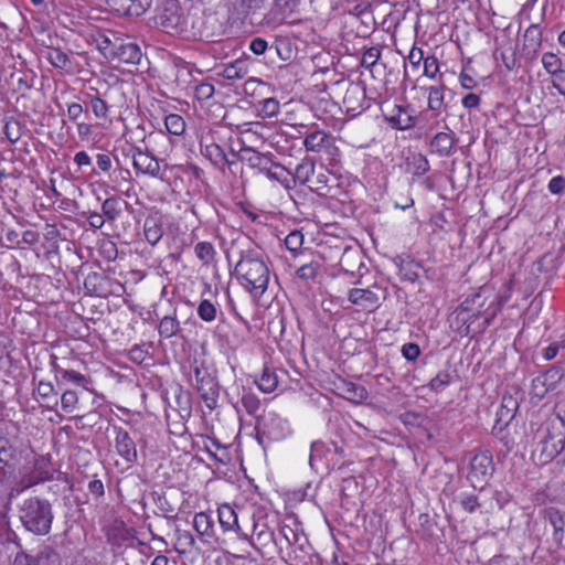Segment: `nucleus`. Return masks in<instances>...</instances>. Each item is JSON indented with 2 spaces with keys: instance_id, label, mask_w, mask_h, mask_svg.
I'll use <instances>...</instances> for the list:
<instances>
[{
  "instance_id": "obj_1",
  "label": "nucleus",
  "mask_w": 565,
  "mask_h": 565,
  "mask_svg": "<svg viewBox=\"0 0 565 565\" xmlns=\"http://www.w3.org/2000/svg\"><path fill=\"white\" fill-rule=\"evenodd\" d=\"M513 294L512 279L495 290L492 285H482L465 297L451 313V326L460 337L481 333L491 326Z\"/></svg>"
},
{
  "instance_id": "obj_2",
  "label": "nucleus",
  "mask_w": 565,
  "mask_h": 565,
  "mask_svg": "<svg viewBox=\"0 0 565 565\" xmlns=\"http://www.w3.org/2000/svg\"><path fill=\"white\" fill-rule=\"evenodd\" d=\"M234 275L246 291L255 298H260L267 290L270 279L264 253L256 248L243 250L235 265Z\"/></svg>"
},
{
  "instance_id": "obj_3",
  "label": "nucleus",
  "mask_w": 565,
  "mask_h": 565,
  "mask_svg": "<svg viewBox=\"0 0 565 565\" xmlns=\"http://www.w3.org/2000/svg\"><path fill=\"white\" fill-rule=\"evenodd\" d=\"M532 440L535 444L532 457L540 465L550 463L565 448V428L555 419H547L539 425Z\"/></svg>"
},
{
  "instance_id": "obj_4",
  "label": "nucleus",
  "mask_w": 565,
  "mask_h": 565,
  "mask_svg": "<svg viewBox=\"0 0 565 565\" xmlns=\"http://www.w3.org/2000/svg\"><path fill=\"white\" fill-rule=\"evenodd\" d=\"M20 520L28 531L36 535L47 534L53 522L51 503L38 497L25 499L20 508Z\"/></svg>"
},
{
  "instance_id": "obj_5",
  "label": "nucleus",
  "mask_w": 565,
  "mask_h": 565,
  "mask_svg": "<svg viewBox=\"0 0 565 565\" xmlns=\"http://www.w3.org/2000/svg\"><path fill=\"white\" fill-rule=\"evenodd\" d=\"M192 371L193 386L205 408L211 413L218 406L220 385L217 379L204 362L198 363V361H194Z\"/></svg>"
},
{
  "instance_id": "obj_6",
  "label": "nucleus",
  "mask_w": 565,
  "mask_h": 565,
  "mask_svg": "<svg viewBox=\"0 0 565 565\" xmlns=\"http://www.w3.org/2000/svg\"><path fill=\"white\" fill-rule=\"evenodd\" d=\"M307 152L318 153L326 157L328 166L335 167L341 161V150L335 143V138L318 127L308 131L302 140Z\"/></svg>"
},
{
  "instance_id": "obj_7",
  "label": "nucleus",
  "mask_w": 565,
  "mask_h": 565,
  "mask_svg": "<svg viewBox=\"0 0 565 565\" xmlns=\"http://www.w3.org/2000/svg\"><path fill=\"white\" fill-rule=\"evenodd\" d=\"M166 130H159L156 134H150L149 139L154 141L159 147L153 148L152 151L159 154L169 156L172 151V137H181L185 132L186 122L179 114H168L164 116Z\"/></svg>"
},
{
  "instance_id": "obj_8",
  "label": "nucleus",
  "mask_w": 565,
  "mask_h": 565,
  "mask_svg": "<svg viewBox=\"0 0 565 565\" xmlns=\"http://www.w3.org/2000/svg\"><path fill=\"white\" fill-rule=\"evenodd\" d=\"M157 23L171 35H183L188 31V15L177 0H168L157 15Z\"/></svg>"
},
{
  "instance_id": "obj_9",
  "label": "nucleus",
  "mask_w": 565,
  "mask_h": 565,
  "mask_svg": "<svg viewBox=\"0 0 565 565\" xmlns=\"http://www.w3.org/2000/svg\"><path fill=\"white\" fill-rule=\"evenodd\" d=\"M201 153L206 158L215 168L224 171L227 167L236 166L239 160V153L236 152L231 145H216L212 143L211 139L199 140Z\"/></svg>"
},
{
  "instance_id": "obj_10",
  "label": "nucleus",
  "mask_w": 565,
  "mask_h": 565,
  "mask_svg": "<svg viewBox=\"0 0 565 565\" xmlns=\"http://www.w3.org/2000/svg\"><path fill=\"white\" fill-rule=\"evenodd\" d=\"M113 446L124 463V469L132 468L138 461V450L135 437L125 427L113 425Z\"/></svg>"
},
{
  "instance_id": "obj_11",
  "label": "nucleus",
  "mask_w": 565,
  "mask_h": 565,
  "mask_svg": "<svg viewBox=\"0 0 565 565\" xmlns=\"http://www.w3.org/2000/svg\"><path fill=\"white\" fill-rule=\"evenodd\" d=\"M288 431L287 420L276 413H269L263 419L257 420L255 426L256 439L260 445L265 441H280L287 437Z\"/></svg>"
},
{
  "instance_id": "obj_12",
  "label": "nucleus",
  "mask_w": 565,
  "mask_h": 565,
  "mask_svg": "<svg viewBox=\"0 0 565 565\" xmlns=\"http://www.w3.org/2000/svg\"><path fill=\"white\" fill-rule=\"evenodd\" d=\"M130 156L136 175L142 174L167 181L164 178L166 169L161 170L160 160L147 147L132 146Z\"/></svg>"
},
{
  "instance_id": "obj_13",
  "label": "nucleus",
  "mask_w": 565,
  "mask_h": 565,
  "mask_svg": "<svg viewBox=\"0 0 565 565\" xmlns=\"http://www.w3.org/2000/svg\"><path fill=\"white\" fill-rule=\"evenodd\" d=\"M54 473L55 469L52 466L51 455H40L34 459L33 471L23 476L11 491H15L17 494H20L22 491L31 488L32 486L53 480Z\"/></svg>"
},
{
  "instance_id": "obj_14",
  "label": "nucleus",
  "mask_w": 565,
  "mask_h": 565,
  "mask_svg": "<svg viewBox=\"0 0 565 565\" xmlns=\"http://www.w3.org/2000/svg\"><path fill=\"white\" fill-rule=\"evenodd\" d=\"M494 471L493 458L490 451H479L470 460L468 480L475 489H482Z\"/></svg>"
},
{
  "instance_id": "obj_15",
  "label": "nucleus",
  "mask_w": 565,
  "mask_h": 565,
  "mask_svg": "<svg viewBox=\"0 0 565 565\" xmlns=\"http://www.w3.org/2000/svg\"><path fill=\"white\" fill-rule=\"evenodd\" d=\"M381 287L374 284L370 287H353L348 291V300L359 310L373 313L381 307V297L377 294Z\"/></svg>"
},
{
  "instance_id": "obj_16",
  "label": "nucleus",
  "mask_w": 565,
  "mask_h": 565,
  "mask_svg": "<svg viewBox=\"0 0 565 565\" xmlns=\"http://www.w3.org/2000/svg\"><path fill=\"white\" fill-rule=\"evenodd\" d=\"M85 103L92 111L97 125H106L111 122V104L107 98V92L100 93L97 88L90 87L85 93Z\"/></svg>"
},
{
  "instance_id": "obj_17",
  "label": "nucleus",
  "mask_w": 565,
  "mask_h": 565,
  "mask_svg": "<svg viewBox=\"0 0 565 565\" xmlns=\"http://www.w3.org/2000/svg\"><path fill=\"white\" fill-rule=\"evenodd\" d=\"M192 526L198 535L199 542L207 547H215L218 543L214 519L210 512H196L193 515Z\"/></svg>"
},
{
  "instance_id": "obj_18",
  "label": "nucleus",
  "mask_w": 565,
  "mask_h": 565,
  "mask_svg": "<svg viewBox=\"0 0 565 565\" xmlns=\"http://www.w3.org/2000/svg\"><path fill=\"white\" fill-rule=\"evenodd\" d=\"M217 520L223 533L234 532L239 540L252 543L249 532L242 527L238 515L230 503H222L217 507Z\"/></svg>"
},
{
  "instance_id": "obj_19",
  "label": "nucleus",
  "mask_w": 565,
  "mask_h": 565,
  "mask_svg": "<svg viewBox=\"0 0 565 565\" xmlns=\"http://www.w3.org/2000/svg\"><path fill=\"white\" fill-rule=\"evenodd\" d=\"M564 374L559 367H551L532 380L530 394L542 399L548 392L556 388Z\"/></svg>"
},
{
  "instance_id": "obj_20",
  "label": "nucleus",
  "mask_w": 565,
  "mask_h": 565,
  "mask_svg": "<svg viewBox=\"0 0 565 565\" xmlns=\"http://www.w3.org/2000/svg\"><path fill=\"white\" fill-rule=\"evenodd\" d=\"M50 365L51 371L54 373L57 382L63 384H72L84 391H90L89 386L93 383L92 379L74 369L62 366L58 364L57 358L55 355L52 356Z\"/></svg>"
},
{
  "instance_id": "obj_21",
  "label": "nucleus",
  "mask_w": 565,
  "mask_h": 565,
  "mask_svg": "<svg viewBox=\"0 0 565 565\" xmlns=\"http://www.w3.org/2000/svg\"><path fill=\"white\" fill-rule=\"evenodd\" d=\"M343 105L351 116H356L370 108L371 103L366 98V89L362 83H351L345 90Z\"/></svg>"
},
{
  "instance_id": "obj_22",
  "label": "nucleus",
  "mask_w": 565,
  "mask_h": 565,
  "mask_svg": "<svg viewBox=\"0 0 565 565\" xmlns=\"http://www.w3.org/2000/svg\"><path fill=\"white\" fill-rule=\"evenodd\" d=\"M335 185H338V179L326 164L321 163L318 169H315L311 182L309 184L311 192H315L320 196H333L334 194L331 192Z\"/></svg>"
},
{
  "instance_id": "obj_23",
  "label": "nucleus",
  "mask_w": 565,
  "mask_h": 565,
  "mask_svg": "<svg viewBox=\"0 0 565 565\" xmlns=\"http://www.w3.org/2000/svg\"><path fill=\"white\" fill-rule=\"evenodd\" d=\"M164 234V216L158 211H151L145 218L142 226V235L146 242L156 246Z\"/></svg>"
},
{
  "instance_id": "obj_24",
  "label": "nucleus",
  "mask_w": 565,
  "mask_h": 565,
  "mask_svg": "<svg viewBox=\"0 0 565 565\" xmlns=\"http://www.w3.org/2000/svg\"><path fill=\"white\" fill-rule=\"evenodd\" d=\"M249 535L252 539V543L249 544L257 551L268 546L275 540V533L268 525L267 516L262 515H253L252 533H249Z\"/></svg>"
},
{
  "instance_id": "obj_25",
  "label": "nucleus",
  "mask_w": 565,
  "mask_h": 565,
  "mask_svg": "<svg viewBox=\"0 0 565 565\" xmlns=\"http://www.w3.org/2000/svg\"><path fill=\"white\" fill-rule=\"evenodd\" d=\"M173 550L179 556L195 558L201 554L194 535L188 531L177 527L174 531Z\"/></svg>"
},
{
  "instance_id": "obj_26",
  "label": "nucleus",
  "mask_w": 565,
  "mask_h": 565,
  "mask_svg": "<svg viewBox=\"0 0 565 565\" xmlns=\"http://www.w3.org/2000/svg\"><path fill=\"white\" fill-rule=\"evenodd\" d=\"M17 460L18 449L9 438L0 436V483L13 472Z\"/></svg>"
},
{
  "instance_id": "obj_27",
  "label": "nucleus",
  "mask_w": 565,
  "mask_h": 565,
  "mask_svg": "<svg viewBox=\"0 0 565 565\" xmlns=\"http://www.w3.org/2000/svg\"><path fill=\"white\" fill-rule=\"evenodd\" d=\"M33 396L43 409L56 411L58 394L52 382L40 380L34 387Z\"/></svg>"
},
{
  "instance_id": "obj_28",
  "label": "nucleus",
  "mask_w": 565,
  "mask_h": 565,
  "mask_svg": "<svg viewBox=\"0 0 565 565\" xmlns=\"http://www.w3.org/2000/svg\"><path fill=\"white\" fill-rule=\"evenodd\" d=\"M384 119L396 130H408L416 125V117L411 115L407 107L401 105H394L390 113L384 114Z\"/></svg>"
},
{
  "instance_id": "obj_29",
  "label": "nucleus",
  "mask_w": 565,
  "mask_h": 565,
  "mask_svg": "<svg viewBox=\"0 0 565 565\" xmlns=\"http://www.w3.org/2000/svg\"><path fill=\"white\" fill-rule=\"evenodd\" d=\"M142 57V53L140 46L134 42H125L119 39L115 50L114 57H110L109 61L137 65L140 63Z\"/></svg>"
},
{
  "instance_id": "obj_30",
  "label": "nucleus",
  "mask_w": 565,
  "mask_h": 565,
  "mask_svg": "<svg viewBox=\"0 0 565 565\" xmlns=\"http://www.w3.org/2000/svg\"><path fill=\"white\" fill-rule=\"evenodd\" d=\"M84 288L90 296L107 298L111 294V280L97 271L89 273L84 279Z\"/></svg>"
},
{
  "instance_id": "obj_31",
  "label": "nucleus",
  "mask_w": 565,
  "mask_h": 565,
  "mask_svg": "<svg viewBox=\"0 0 565 565\" xmlns=\"http://www.w3.org/2000/svg\"><path fill=\"white\" fill-rule=\"evenodd\" d=\"M201 441L204 450L215 461L222 465H228L232 461L230 447L227 445L222 444L216 437L202 435Z\"/></svg>"
},
{
  "instance_id": "obj_32",
  "label": "nucleus",
  "mask_w": 565,
  "mask_h": 565,
  "mask_svg": "<svg viewBox=\"0 0 565 565\" xmlns=\"http://www.w3.org/2000/svg\"><path fill=\"white\" fill-rule=\"evenodd\" d=\"M89 38L90 43L96 46V49L105 58L109 60L110 57H114V50L119 41V38H116L113 32L94 30L89 34Z\"/></svg>"
},
{
  "instance_id": "obj_33",
  "label": "nucleus",
  "mask_w": 565,
  "mask_h": 565,
  "mask_svg": "<svg viewBox=\"0 0 565 565\" xmlns=\"http://www.w3.org/2000/svg\"><path fill=\"white\" fill-rule=\"evenodd\" d=\"M543 41V31L537 23L529 25L523 34L522 50L529 56H534L540 51Z\"/></svg>"
},
{
  "instance_id": "obj_34",
  "label": "nucleus",
  "mask_w": 565,
  "mask_h": 565,
  "mask_svg": "<svg viewBox=\"0 0 565 565\" xmlns=\"http://www.w3.org/2000/svg\"><path fill=\"white\" fill-rule=\"evenodd\" d=\"M193 99L201 108L207 106L210 100L214 97L215 86L213 78H205L202 81L192 82Z\"/></svg>"
},
{
  "instance_id": "obj_35",
  "label": "nucleus",
  "mask_w": 565,
  "mask_h": 565,
  "mask_svg": "<svg viewBox=\"0 0 565 565\" xmlns=\"http://www.w3.org/2000/svg\"><path fill=\"white\" fill-rule=\"evenodd\" d=\"M519 409V403L511 394H504L501 398L500 406L497 409L495 425L505 427L515 417Z\"/></svg>"
},
{
  "instance_id": "obj_36",
  "label": "nucleus",
  "mask_w": 565,
  "mask_h": 565,
  "mask_svg": "<svg viewBox=\"0 0 565 565\" xmlns=\"http://www.w3.org/2000/svg\"><path fill=\"white\" fill-rule=\"evenodd\" d=\"M279 379L276 370L267 363L264 364L260 375L254 379V384L265 394H270L276 391Z\"/></svg>"
},
{
  "instance_id": "obj_37",
  "label": "nucleus",
  "mask_w": 565,
  "mask_h": 565,
  "mask_svg": "<svg viewBox=\"0 0 565 565\" xmlns=\"http://www.w3.org/2000/svg\"><path fill=\"white\" fill-rule=\"evenodd\" d=\"M420 89L427 94V108L439 115L445 107V85L424 86Z\"/></svg>"
},
{
  "instance_id": "obj_38",
  "label": "nucleus",
  "mask_w": 565,
  "mask_h": 565,
  "mask_svg": "<svg viewBox=\"0 0 565 565\" xmlns=\"http://www.w3.org/2000/svg\"><path fill=\"white\" fill-rule=\"evenodd\" d=\"M338 390H340L339 394L343 398L353 403H362L367 398V391L365 387L350 381L341 379Z\"/></svg>"
},
{
  "instance_id": "obj_39",
  "label": "nucleus",
  "mask_w": 565,
  "mask_h": 565,
  "mask_svg": "<svg viewBox=\"0 0 565 565\" xmlns=\"http://www.w3.org/2000/svg\"><path fill=\"white\" fill-rule=\"evenodd\" d=\"M158 334L161 339L168 340L181 331V324L177 316V309L171 315L163 316L157 327Z\"/></svg>"
},
{
  "instance_id": "obj_40",
  "label": "nucleus",
  "mask_w": 565,
  "mask_h": 565,
  "mask_svg": "<svg viewBox=\"0 0 565 565\" xmlns=\"http://www.w3.org/2000/svg\"><path fill=\"white\" fill-rule=\"evenodd\" d=\"M193 252L203 267H210L216 263L217 252L212 242H198L193 247Z\"/></svg>"
},
{
  "instance_id": "obj_41",
  "label": "nucleus",
  "mask_w": 565,
  "mask_h": 565,
  "mask_svg": "<svg viewBox=\"0 0 565 565\" xmlns=\"http://www.w3.org/2000/svg\"><path fill=\"white\" fill-rule=\"evenodd\" d=\"M129 203L119 196H109L102 203V212L108 222H116Z\"/></svg>"
},
{
  "instance_id": "obj_42",
  "label": "nucleus",
  "mask_w": 565,
  "mask_h": 565,
  "mask_svg": "<svg viewBox=\"0 0 565 565\" xmlns=\"http://www.w3.org/2000/svg\"><path fill=\"white\" fill-rule=\"evenodd\" d=\"M315 169L316 163L312 159H302L301 162L297 164L295 172H291V175L295 179V188L297 185H307L309 188Z\"/></svg>"
},
{
  "instance_id": "obj_43",
  "label": "nucleus",
  "mask_w": 565,
  "mask_h": 565,
  "mask_svg": "<svg viewBox=\"0 0 565 565\" xmlns=\"http://www.w3.org/2000/svg\"><path fill=\"white\" fill-rule=\"evenodd\" d=\"M454 146L455 138L451 132L439 131L433 137L430 141L431 150L440 157L449 156Z\"/></svg>"
},
{
  "instance_id": "obj_44",
  "label": "nucleus",
  "mask_w": 565,
  "mask_h": 565,
  "mask_svg": "<svg viewBox=\"0 0 565 565\" xmlns=\"http://www.w3.org/2000/svg\"><path fill=\"white\" fill-rule=\"evenodd\" d=\"M401 422L405 427H407L409 430L412 428H420L423 429L427 440L431 439V434L426 428V424L428 422L427 416L416 413V412H405L401 415Z\"/></svg>"
},
{
  "instance_id": "obj_45",
  "label": "nucleus",
  "mask_w": 565,
  "mask_h": 565,
  "mask_svg": "<svg viewBox=\"0 0 565 565\" xmlns=\"http://www.w3.org/2000/svg\"><path fill=\"white\" fill-rule=\"evenodd\" d=\"M362 265V258L356 249L344 248L339 260V266L344 273L353 274L355 268H360Z\"/></svg>"
},
{
  "instance_id": "obj_46",
  "label": "nucleus",
  "mask_w": 565,
  "mask_h": 565,
  "mask_svg": "<svg viewBox=\"0 0 565 565\" xmlns=\"http://www.w3.org/2000/svg\"><path fill=\"white\" fill-rule=\"evenodd\" d=\"M406 169L414 177H422L430 170V164L423 153H413L406 160Z\"/></svg>"
},
{
  "instance_id": "obj_47",
  "label": "nucleus",
  "mask_w": 565,
  "mask_h": 565,
  "mask_svg": "<svg viewBox=\"0 0 565 565\" xmlns=\"http://www.w3.org/2000/svg\"><path fill=\"white\" fill-rule=\"evenodd\" d=\"M205 138L211 139L212 143L222 146V143L230 145L228 141L231 140L232 135L224 128L209 127L201 130L199 140H203Z\"/></svg>"
},
{
  "instance_id": "obj_48",
  "label": "nucleus",
  "mask_w": 565,
  "mask_h": 565,
  "mask_svg": "<svg viewBox=\"0 0 565 565\" xmlns=\"http://www.w3.org/2000/svg\"><path fill=\"white\" fill-rule=\"evenodd\" d=\"M544 515H545V519L548 521V523L553 526L554 539L561 540L563 537L564 526H565L564 515L561 513L559 510H557L556 508H553V507L547 508L544 511Z\"/></svg>"
},
{
  "instance_id": "obj_49",
  "label": "nucleus",
  "mask_w": 565,
  "mask_h": 565,
  "mask_svg": "<svg viewBox=\"0 0 565 565\" xmlns=\"http://www.w3.org/2000/svg\"><path fill=\"white\" fill-rule=\"evenodd\" d=\"M271 157V153L266 154L253 149H244L242 160H244L249 168L259 171Z\"/></svg>"
},
{
  "instance_id": "obj_50",
  "label": "nucleus",
  "mask_w": 565,
  "mask_h": 565,
  "mask_svg": "<svg viewBox=\"0 0 565 565\" xmlns=\"http://www.w3.org/2000/svg\"><path fill=\"white\" fill-rule=\"evenodd\" d=\"M321 273V262L312 259L309 263L302 264L296 270V277L303 281H315Z\"/></svg>"
},
{
  "instance_id": "obj_51",
  "label": "nucleus",
  "mask_w": 565,
  "mask_h": 565,
  "mask_svg": "<svg viewBox=\"0 0 565 565\" xmlns=\"http://www.w3.org/2000/svg\"><path fill=\"white\" fill-rule=\"evenodd\" d=\"M241 403L248 415L255 417L258 416V413L262 408V402L257 394H255L250 390H243Z\"/></svg>"
},
{
  "instance_id": "obj_52",
  "label": "nucleus",
  "mask_w": 565,
  "mask_h": 565,
  "mask_svg": "<svg viewBox=\"0 0 565 565\" xmlns=\"http://www.w3.org/2000/svg\"><path fill=\"white\" fill-rule=\"evenodd\" d=\"M43 236L47 244L49 253H56L60 248V242L62 241V234L56 224L46 223Z\"/></svg>"
},
{
  "instance_id": "obj_53",
  "label": "nucleus",
  "mask_w": 565,
  "mask_h": 565,
  "mask_svg": "<svg viewBox=\"0 0 565 565\" xmlns=\"http://www.w3.org/2000/svg\"><path fill=\"white\" fill-rule=\"evenodd\" d=\"M271 181H276L286 190L295 189V179L291 172L280 163H276L274 172L271 173Z\"/></svg>"
},
{
  "instance_id": "obj_54",
  "label": "nucleus",
  "mask_w": 565,
  "mask_h": 565,
  "mask_svg": "<svg viewBox=\"0 0 565 565\" xmlns=\"http://www.w3.org/2000/svg\"><path fill=\"white\" fill-rule=\"evenodd\" d=\"M198 317L206 322H213L217 317V307L209 299H201L196 308Z\"/></svg>"
},
{
  "instance_id": "obj_55",
  "label": "nucleus",
  "mask_w": 565,
  "mask_h": 565,
  "mask_svg": "<svg viewBox=\"0 0 565 565\" xmlns=\"http://www.w3.org/2000/svg\"><path fill=\"white\" fill-rule=\"evenodd\" d=\"M280 110L279 102L274 98H264L258 102L257 105V113L262 118H271L274 116H277Z\"/></svg>"
},
{
  "instance_id": "obj_56",
  "label": "nucleus",
  "mask_w": 565,
  "mask_h": 565,
  "mask_svg": "<svg viewBox=\"0 0 565 565\" xmlns=\"http://www.w3.org/2000/svg\"><path fill=\"white\" fill-rule=\"evenodd\" d=\"M46 58L54 67L60 70H66L71 64L68 55L61 49L56 47L49 49Z\"/></svg>"
},
{
  "instance_id": "obj_57",
  "label": "nucleus",
  "mask_w": 565,
  "mask_h": 565,
  "mask_svg": "<svg viewBox=\"0 0 565 565\" xmlns=\"http://www.w3.org/2000/svg\"><path fill=\"white\" fill-rule=\"evenodd\" d=\"M58 402L61 403V409L65 414H72L77 409L79 398L75 391L65 390L58 398Z\"/></svg>"
},
{
  "instance_id": "obj_58",
  "label": "nucleus",
  "mask_w": 565,
  "mask_h": 565,
  "mask_svg": "<svg viewBox=\"0 0 565 565\" xmlns=\"http://www.w3.org/2000/svg\"><path fill=\"white\" fill-rule=\"evenodd\" d=\"M150 345L151 344H146V343L132 345L131 349L128 351V355H127L129 361H131L135 364L140 365L143 362H146L147 360H149L150 359V352H149Z\"/></svg>"
},
{
  "instance_id": "obj_59",
  "label": "nucleus",
  "mask_w": 565,
  "mask_h": 565,
  "mask_svg": "<svg viewBox=\"0 0 565 565\" xmlns=\"http://www.w3.org/2000/svg\"><path fill=\"white\" fill-rule=\"evenodd\" d=\"M452 382V376L448 371H439L436 376H434L427 387L436 393L443 392L448 385Z\"/></svg>"
},
{
  "instance_id": "obj_60",
  "label": "nucleus",
  "mask_w": 565,
  "mask_h": 565,
  "mask_svg": "<svg viewBox=\"0 0 565 565\" xmlns=\"http://www.w3.org/2000/svg\"><path fill=\"white\" fill-rule=\"evenodd\" d=\"M419 265L415 262L402 263L398 267L401 280L415 282L419 278Z\"/></svg>"
},
{
  "instance_id": "obj_61",
  "label": "nucleus",
  "mask_w": 565,
  "mask_h": 565,
  "mask_svg": "<svg viewBox=\"0 0 565 565\" xmlns=\"http://www.w3.org/2000/svg\"><path fill=\"white\" fill-rule=\"evenodd\" d=\"M542 64L544 70L552 75V78L557 75L558 72L563 71L562 60L552 52H546L542 56Z\"/></svg>"
},
{
  "instance_id": "obj_62",
  "label": "nucleus",
  "mask_w": 565,
  "mask_h": 565,
  "mask_svg": "<svg viewBox=\"0 0 565 565\" xmlns=\"http://www.w3.org/2000/svg\"><path fill=\"white\" fill-rule=\"evenodd\" d=\"M126 3L125 10L129 15L139 17L143 14L152 3V0H121Z\"/></svg>"
},
{
  "instance_id": "obj_63",
  "label": "nucleus",
  "mask_w": 565,
  "mask_h": 565,
  "mask_svg": "<svg viewBox=\"0 0 565 565\" xmlns=\"http://www.w3.org/2000/svg\"><path fill=\"white\" fill-rule=\"evenodd\" d=\"M264 0H236L235 10L239 15L247 17L263 7Z\"/></svg>"
},
{
  "instance_id": "obj_64",
  "label": "nucleus",
  "mask_w": 565,
  "mask_h": 565,
  "mask_svg": "<svg viewBox=\"0 0 565 565\" xmlns=\"http://www.w3.org/2000/svg\"><path fill=\"white\" fill-rule=\"evenodd\" d=\"M13 565H49L47 556H36L32 557L24 553H18Z\"/></svg>"
}]
</instances>
